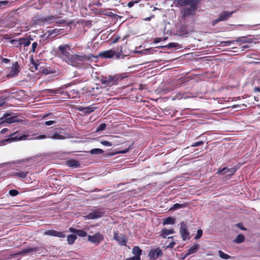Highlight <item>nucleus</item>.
Wrapping results in <instances>:
<instances>
[{
    "label": "nucleus",
    "mask_w": 260,
    "mask_h": 260,
    "mask_svg": "<svg viewBox=\"0 0 260 260\" xmlns=\"http://www.w3.org/2000/svg\"><path fill=\"white\" fill-rule=\"evenodd\" d=\"M58 51L60 58L66 63L70 64L73 54L71 45L69 44L61 45L58 47Z\"/></svg>",
    "instance_id": "obj_1"
},
{
    "label": "nucleus",
    "mask_w": 260,
    "mask_h": 260,
    "mask_svg": "<svg viewBox=\"0 0 260 260\" xmlns=\"http://www.w3.org/2000/svg\"><path fill=\"white\" fill-rule=\"evenodd\" d=\"M124 77L123 75H109L108 76H102L101 79V82L102 84H105L107 86H111L115 85L119 81H121Z\"/></svg>",
    "instance_id": "obj_2"
},
{
    "label": "nucleus",
    "mask_w": 260,
    "mask_h": 260,
    "mask_svg": "<svg viewBox=\"0 0 260 260\" xmlns=\"http://www.w3.org/2000/svg\"><path fill=\"white\" fill-rule=\"evenodd\" d=\"M91 55V54L86 55L82 52L73 54L70 64L73 65V63H80L85 61H92L93 59Z\"/></svg>",
    "instance_id": "obj_3"
},
{
    "label": "nucleus",
    "mask_w": 260,
    "mask_h": 260,
    "mask_svg": "<svg viewBox=\"0 0 260 260\" xmlns=\"http://www.w3.org/2000/svg\"><path fill=\"white\" fill-rule=\"evenodd\" d=\"M189 7L184 8L181 11L182 19L185 20L186 18L194 16L198 9V3L196 1L188 5Z\"/></svg>",
    "instance_id": "obj_4"
},
{
    "label": "nucleus",
    "mask_w": 260,
    "mask_h": 260,
    "mask_svg": "<svg viewBox=\"0 0 260 260\" xmlns=\"http://www.w3.org/2000/svg\"><path fill=\"white\" fill-rule=\"evenodd\" d=\"M28 136V135H25L19 136L18 133L16 132L12 134L11 135H10L9 138L1 141L0 145L3 146L8 143H11L12 142L26 140Z\"/></svg>",
    "instance_id": "obj_5"
},
{
    "label": "nucleus",
    "mask_w": 260,
    "mask_h": 260,
    "mask_svg": "<svg viewBox=\"0 0 260 260\" xmlns=\"http://www.w3.org/2000/svg\"><path fill=\"white\" fill-rule=\"evenodd\" d=\"M116 54L115 51L110 49L105 51L100 52L97 55H93L92 54L91 57L93 60L92 61L97 62L98 61L99 57L102 58H111Z\"/></svg>",
    "instance_id": "obj_6"
},
{
    "label": "nucleus",
    "mask_w": 260,
    "mask_h": 260,
    "mask_svg": "<svg viewBox=\"0 0 260 260\" xmlns=\"http://www.w3.org/2000/svg\"><path fill=\"white\" fill-rule=\"evenodd\" d=\"M104 236L99 232H96L93 235H88L87 237L88 241L95 245H98L103 241Z\"/></svg>",
    "instance_id": "obj_7"
},
{
    "label": "nucleus",
    "mask_w": 260,
    "mask_h": 260,
    "mask_svg": "<svg viewBox=\"0 0 260 260\" xmlns=\"http://www.w3.org/2000/svg\"><path fill=\"white\" fill-rule=\"evenodd\" d=\"M180 234L183 240L185 241L190 239L189 232L188 230V226L185 221L180 223Z\"/></svg>",
    "instance_id": "obj_8"
},
{
    "label": "nucleus",
    "mask_w": 260,
    "mask_h": 260,
    "mask_svg": "<svg viewBox=\"0 0 260 260\" xmlns=\"http://www.w3.org/2000/svg\"><path fill=\"white\" fill-rule=\"evenodd\" d=\"M42 250H43V248L41 247H34L24 249L16 254L18 255L25 256L31 252H37L40 253H41Z\"/></svg>",
    "instance_id": "obj_9"
},
{
    "label": "nucleus",
    "mask_w": 260,
    "mask_h": 260,
    "mask_svg": "<svg viewBox=\"0 0 260 260\" xmlns=\"http://www.w3.org/2000/svg\"><path fill=\"white\" fill-rule=\"evenodd\" d=\"M236 11H232L231 12H229L228 11H223L222 12L219 16L218 18L215 20L213 22V25H214L217 22L222 21H226L229 19V18L232 16V15L235 13Z\"/></svg>",
    "instance_id": "obj_10"
},
{
    "label": "nucleus",
    "mask_w": 260,
    "mask_h": 260,
    "mask_svg": "<svg viewBox=\"0 0 260 260\" xmlns=\"http://www.w3.org/2000/svg\"><path fill=\"white\" fill-rule=\"evenodd\" d=\"M43 21L51 22H55L59 24H64L66 23V21L63 19H61L60 17L57 16H46L43 18Z\"/></svg>",
    "instance_id": "obj_11"
},
{
    "label": "nucleus",
    "mask_w": 260,
    "mask_h": 260,
    "mask_svg": "<svg viewBox=\"0 0 260 260\" xmlns=\"http://www.w3.org/2000/svg\"><path fill=\"white\" fill-rule=\"evenodd\" d=\"M113 238L120 245L125 246L127 243V239L123 235H119L117 231L114 232Z\"/></svg>",
    "instance_id": "obj_12"
},
{
    "label": "nucleus",
    "mask_w": 260,
    "mask_h": 260,
    "mask_svg": "<svg viewBox=\"0 0 260 260\" xmlns=\"http://www.w3.org/2000/svg\"><path fill=\"white\" fill-rule=\"evenodd\" d=\"M236 170L237 169L235 168H228L227 167H224L221 169H219L216 174L221 175L228 174V175L232 176L236 172Z\"/></svg>",
    "instance_id": "obj_13"
},
{
    "label": "nucleus",
    "mask_w": 260,
    "mask_h": 260,
    "mask_svg": "<svg viewBox=\"0 0 260 260\" xmlns=\"http://www.w3.org/2000/svg\"><path fill=\"white\" fill-rule=\"evenodd\" d=\"M162 255V251L159 248L151 250L148 253V256L150 260H155L158 257L161 256Z\"/></svg>",
    "instance_id": "obj_14"
},
{
    "label": "nucleus",
    "mask_w": 260,
    "mask_h": 260,
    "mask_svg": "<svg viewBox=\"0 0 260 260\" xmlns=\"http://www.w3.org/2000/svg\"><path fill=\"white\" fill-rule=\"evenodd\" d=\"M104 212L101 210L94 211L88 214L85 217L88 219H93L100 218L103 216Z\"/></svg>",
    "instance_id": "obj_15"
},
{
    "label": "nucleus",
    "mask_w": 260,
    "mask_h": 260,
    "mask_svg": "<svg viewBox=\"0 0 260 260\" xmlns=\"http://www.w3.org/2000/svg\"><path fill=\"white\" fill-rule=\"evenodd\" d=\"M22 120L20 119L17 116H12L6 118V119L1 121L0 125L4 124L5 123L11 124L15 122H21Z\"/></svg>",
    "instance_id": "obj_16"
},
{
    "label": "nucleus",
    "mask_w": 260,
    "mask_h": 260,
    "mask_svg": "<svg viewBox=\"0 0 260 260\" xmlns=\"http://www.w3.org/2000/svg\"><path fill=\"white\" fill-rule=\"evenodd\" d=\"M45 235H48L50 236L58 237L60 238L65 237V235L60 232H58L53 230H48L44 232Z\"/></svg>",
    "instance_id": "obj_17"
},
{
    "label": "nucleus",
    "mask_w": 260,
    "mask_h": 260,
    "mask_svg": "<svg viewBox=\"0 0 260 260\" xmlns=\"http://www.w3.org/2000/svg\"><path fill=\"white\" fill-rule=\"evenodd\" d=\"M10 70L9 73L7 74L8 78H13L16 76L19 72V66H12L11 68H8Z\"/></svg>",
    "instance_id": "obj_18"
},
{
    "label": "nucleus",
    "mask_w": 260,
    "mask_h": 260,
    "mask_svg": "<svg viewBox=\"0 0 260 260\" xmlns=\"http://www.w3.org/2000/svg\"><path fill=\"white\" fill-rule=\"evenodd\" d=\"M95 109L96 108L93 107L92 106H89L86 107H80L78 108V109L80 111L85 114H89L93 112Z\"/></svg>",
    "instance_id": "obj_19"
},
{
    "label": "nucleus",
    "mask_w": 260,
    "mask_h": 260,
    "mask_svg": "<svg viewBox=\"0 0 260 260\" xmlns=\"http://www.w3.org/2000/svg\"><path fill=\"white\" fill-rule=\"evenodd\" d=\"M200 245L198 244H194L190 247L184 256L182 257V259H184L186 257L191 254L196 253Z\"/></svg>",
    "instance_id": "obj_20"
},
{
    "label": "nucleus",
    "mask_w": 260,
    "mask_h": 260,
    "mask_svg": "<svg viewBox=\"0 0 260 260\" xmlns=\"http://www.w3.org/2000/svg\"><path fill=\"white\" fill-rule=\"evenodd\" d=\"M69 231L70 232L76 234L77 235L81 237H84L87 236V233L82 230H77L73 228H70Z\"/></svg>",
    "instance_id": "obj_21"
},
{
    "label": "nucleus",
    "mask_w": 260,
    "mask_h": 260,
    "mask_svg": "<svg viewBox=\"0 0 260 260\" xmlns=\"http://www.w3.org/2000/svg\"><path fill=\"white\" fill-rule=\"evenodd\" d=\"M40 70H41V73L45 75L54 74L56 72V70L55 69L51 68L50 67L47 68L42 67V68H40Z\"/></svg>",
    "instance_id": "obj_22"
},
{
    "label": "nucleus",
    "mask_w": 260,
    "mask_h": 260,
    "mask_svg": "<svg viewBox=\"0 0 260 260\" xmlns=\"http://www.w3.org/2000/svg\"><path fill=\"white\" fill-rule=\"evenodd\" d=\"M174 232L173 229H164L161 230L160 236L163 238H166L168 235L172 234Z\"/></svg>",
    "instance_id": "obj_23"
},
{
    "label": "nucleus",
    "mask_w": 260,
    "mask_h": 260,
    "mask_svg": "<svg viewBox=\"0 0 260 260\" xmlns=\"http://www.w3.org/2000/svg\"><path fill=\"white\" fill-rule=\"evenodd\" d=\"M177 3V4L181 6H188L192 3H193L196 0H175Z\"/></svg>",
    "instance_id": "obj_24"
},
{
    "label": "nucleus",
    "mask_w": 260,
    "mask_h": 260,
    "mask_svg": "<svg viewBox=\"0 0 260 260\" xmlns=\"http://www.w3.org/2000/svg\"><path fill=\"white\" fill-rule=\"evenodd\" d=\"M178 32L181 35H186L188 34V30L187 29V27L185 25H181L178 29Z\"/></svg>",
    "instance_id": "obj_25"
},
{
    "label": "nucleus",
    "mask_w": 260,
    "mask_h": 260,
    "mask_svg": "<svg viewBox=\"0 0 260 260\" xmlns=\"http://www.w3.org/2000/svg\"><path fill=\"white\" fill-rule=\"evenodd\" d=\"M67 165L70 167L77 168L79 166L80 164L78 161L71 159L67 161Z\"/></svg>",
    "instance_id": "obj_26"
},
{
    "label": "nucleus",
    "mask_w": 260,
    "mask_h": 260,
    "mask_svg": "<svg viewBox=\"0 0 260 260\" xmlns=\"http://www.w3.org/2000/svg\"><path fill=\"white\" fill-rule=\"evenodd\" d=\"M18 44L20 46L23 45L24 47L28 46L30 44V41L25 38H21L19 39Z\"/></svg>",
    "instance_id": "obj_27"
},
{
    "label": "nucleus",
    "mask_w": 260,
    "mask_h": 260,
    "mask_svg": "<svg viewBox=\"0 0 260 260\" xmlns=\"http://www.w3.org/2000/svg\"><path fill=\"white\" fill-rule=\"evenodd\" d=\"M28 174V172H14L13 174V176L18 177L21 179L25 178L27 175Z\"/></svg>",
    "instance_id": "obj_28"
},
{
    "label": "nucleus",
    "mask_w": 260,
    "mask_h": 260,
    "mask_svg": "<svg viewBox=\"0 0 260 260\" xmlns=\"http://www.w3.org/2000/svg\"><path fill=\"white\" fill-rule=\"evenodd\" d=\"M175 223V219L174 218H172L171 217H168L166 218L163 222V225L166 224H174Z\"/></svg>",
    "instance_id": "obj_29"
},
{
    "label": "nucleus",
    "mask_w": 260,
    "mask_h": 260,
    "mask_svg": "<svg viewBox=\"0 0 260 260\" xmlns=\"http://www.w3.org/2000/svg\"><path fill=\"white\" fill-rule=\"evenodd\" d=\"M132 252L135 256L140 257V255L142 254V250L139 246H134L133 248Z\"/></svg>",
    "instance_id": "obj_30"
},
{
    "label": "nucleus",
    "mask_w": 260,
    "mask_h": 260,
    "mask_svg": "<svg viewBox=\"0 0 260 260\" xmlns=\"http://www.w3.org/2000/svg\"><path fill=\"white\" fill-rule=\"evenodd\" d=\"M76 239V236L73 234L69 235L67 237V241L69 244H73L75 242Z\"/></svg>",
    "instance_id": "obj_31"
},
{
    "label": "nucleus",
    "mask_w": 260,
    "mask_h": 260,
    "mask_svg": "<svg viewBox=\"0 0 260 260\" xmlns=\"http://www.w3.org/2000/svg\"><path fill=\"white\" fill-rule=\"evenodd\" d=\"M237 41L238 42H241L242 43L252 42V40L251 39H247L246 37H244L238 38L237 40Z\"/></svg>",
    "instance_id": "obj_32"
},
{
    "label": "nucleus",
    "mask_w": 260,
    "mask_h": 260,
    "mask_svg": "<svg viewBox=\"0 0 260 260\" xmlns=\"http://www.w3.org/2000/svg\"><path fill=\"white\" fill-rule=\"evenodd\" d=\"M244 236L242 234H239L234 240V242L236 243H241L244 241Z\"/></svg>",
    "instance_id": "obj_33"
},
{
    "label": "nucleus",
    "mask_w": 260,
    "mask_h": 260,
    "mask_svg": "<svg viewBox=\"0 0 260 260\" xmlns=\"http://www.w3.org/2000/svg\"><path fill=\"white\" fill-rule=\"evenodd\" d=\"M103 152L104 151L100 148H94L89 151V153L93 155L101 154H102Z\"/></svg>",
    "instance_id": "obj_34"
},
{
    "label": "nucleus",
    "mask_w": 260,
    "mask_h": 260,
    "mask_svg": "<svg viewBox=\"0 0 260 260\" xmlns=\"http://www.w3.org/2000/svg\"><path fill=\"white\" fill-rule=\"evenodd\" d=\"M48 138H51L55 140H61L64 139V137L58 134H55L52 136L48 135Z\"/></svg>",
    "instance_id": "obj_35"
},
{
    "label": "nucleus",
    "mask_w": 260,
    "mask_h": 260,
    "mask_svg": "<svg viewBox=\"0 0 260 260\" xmlns=\"http://www.w3.org/2000/svg\"><path fill=\"white\" fill-rule=\"evenodd\" d=\"M40 68H42V66H30L29 69L31 72L34 73L37 72V74H38L40 72L41 73Z\"/></svg>",
    "instance_id": "obj_36"
},
{
    "label": "nucleus",
    "mask_w": 260,
    "mask_h": 260,
    "mask_svg": "<svg viewBox=\"0 0 260 260\" xmlns=\"http://www.w3.org/2000/svg\"><path fill=\"white\" fill-rule=\"evenodd\" d=\"M218 253L219 256L221 258H223V259H229V258H230L231 257V256L230 255H229L224 253L221 250H219L218 251Z\"/></svg>",
    "instance_id": "obj_37"
},
{
    "label": "nucleus",
    "mask_w": 260,
    "mask_h": 260,
    "mask_svg": "<svg viewBox=\"0 0 260 260\" xmlns=\"http://www.w3.org/2000/svg\"><path fill=\"white\" fill-rule=\"evenodd\" d=\"M179 44L177 43H170L165 47H167L169 48H173L179 47Z\"/></svg>",
    "instance_id": "obj_38"
},
{
    "label": "nucleus",
    "mask_w": 260,
    "mask_h": 260,
    "mask_svg": "<svg viewBox=\"0 0 260 260\" xmlns=\"http://www.w3.org/2000/svg\"><path fill=\"white\" fill-rule=\"evenodd\" d=\"M185 206L184 205V204H180L179 203H176V204H175L173 207L171 208V209H173V210H176V209H180V208H183L185 207Z\"/></svg>",
    "instance_id": "obj_39"
},
{
    "label": "nucleus",
    "mask_w": 260,
    "mask_h": 260,
    "mask_svg": "<svg viewBox=\"0 0 260 260\" xmlns=\"http://www.w3.org/2000/svg\"><path fill=\"white\" fill-rule=\"evenodd\" d=\"M107 126V124L105 123H102L99 125V126L96 128V132L102 131L105 129Z\"/></svg>",
    "instance_id": "obj_40"
},
{
    "label": "nucleus",
    "mask_w": 260,
    "mask_h": 260,
    "mask_svg": "<svg viewBox=\"0 0 260 260\" xmlns=\"http://www.w3.org/2000/svg\"><path fill=\"white\" fill-rule=\"evenodd\" d=\"M45 92L46 93L50 94H56L58 93L57 90H53V89H46L45 90Z\"/></svg>",
    "instance_id": "obj_41"
},
{
    "label": "nucleus",
    "mask_w": 260,
    "mask_h": 260,
    "mask_svg": "<svg viewBox=\"0 0 260 260\" xmlns=\"http://www.w3.org/2000/svg\"><path fill=\"white\" fill-rule=\"evenodd\" d=\"M202 234H203L202 230L201 229L198 230L197 231V235L194 237V239H197V240L200 239L201 237V236H202Z\"/></svg>",
    "instance_id": "obj_42"
},
{
    "label": "nucleus",
    "mask_w": 260,
    "mask_h": 260,
    "mask_svg": "<svg viewBox=\"0 0 260 260\" xmlns=\"http://www.w3.org/2000/svg\"><path fill=\"white\" fill-rule=\"evenodd\" d=\"M9 194L12 197L16 196L19 194L18 190L15 189H11L9 191Z\"/></svg>",
    "instance_id": "obj_43"
},
{
    "label": "nucleus",
    "mask_w": 260,
    "mask_h": 260,
    "mask_svg": "<svg viewBox=\"0 0 260 260\" xmlns=\"http://www.w3.org/2000/svg\"><path fill=\"white\" fill-rule=\"evenodd\" d=\"M71 94L73 95V98L75 97L76 95H78L79 91H77L75 89H73L70 91V96L71 95Z\"/></svg>",
    "instance_id": "obj_44"
},
{
    "label": "nucleus",
    "mask_w": 260,
    "mask_h": 260,
    "mask_svg": "<svg viewBox=\"0 0 260 260\" xmlns=\"http://www.w3.org/2000/svg\"><path fill=\"white\" fill-rule=\"evenodd\" d=\"M37 46H38V43L36 42H34L32 44L31 49L30 51L33 52H35V51H36V49L37 47Z\"/></svg>",
    "instance_id": "obj_45"
},
{
    "label": "nucleus",
    "mask_w": 260,
    "mask_h": 260,
    "mask_svg": "<svg viewBox=\"0 0 260 260\" xmlns=\"http://www.w3.org/2000/svg\"><path fill=\"white\" fill-rule=\"evenodd\" d=\"M203 144H204L203 141H199V142H197L193 143L191 146V147H198V146L203 145Z\"/></svg>",
    "instance_id": "obj_46"
},
{
    "label": "nucleus",
    "mask_w": 260,
    "mask_h": 260,
    "mask_svg": "<svg viewBox=\"0 0 260 260\" xmlns=\"http://www.w3.org/2000/svg\"><path fill=\"white\" fill-rule=\"evenodd\" d=\"M11 116V113H5L3 115V117L0 118L1 120H4L6 119V118H8V117H10Z\"/></svg>",
    "instance_id": "obj_47"
},
{
    "label": "nucleus",
    "mask_w": 260,
    "mask_h": 260,
    "mask_svg": "<svg viewBox=\"0 0 260 260\" xmlns=\"http://www.w3.org/2000/svg\"><path fill=\"white\" fill-rule=\"evenodd\" d=\"M101 143L105 146H111L112 145L111 143L107 141H101Z\"/></svg>",
    "instance_id": "obj_48"
},
{
    "label": "nucleus",
    "mask_w": 260,
    "mask_h": 260,
    "mask_svg": "<svg viewBox=\"0 0 260 260\" xmlns=\"http://www.w3.org/2000/svg\"><path fill=\"white\" fill-rule=\"evenodd\" d=\"M176 244V243L175 241H172L170 243V244L167 246V248H173L175 245Z\"/></svg>",
    "instance_id": "obj_49"
},
{
    "label": "nucleus",
    "mask_w": 260,
    "mask_h": 260,
    "mask_svg": "<svg viewBox=\"0 0 260 260\" xmlns=\"http://www.w3.org/2000/svg\"><path fill=\"white\" fill-rule=\"evenodd\" d=\"M10 62V60L8 59V58H2V59H1V62L2 63H9Z\"/></svg>",
    "instance_id": "obj_50"
},
{
    "label": "nucleus",
    "mask_w": 260,
    "mask_h": 260,
    "mask_svg": "<svg viewBox=\"0 0 260 260\" xmlns=\"http://www.w3.org/2000/svg\"><path fill=\"white\" fill-rule=\"evenodd\" d=\"M47 138H48V136H46L45 135H41L36 137L35 139H44Z\"/></svg>",
    "instance_id": "obj_51"
},
{
    "label": "nucleus",
    "mask_w": 260,
    "mask_h": 260,
    "mask_svg": "<svg viewBox=\"0 0 260 260\" xmlns=\"http://www.w3.org/2000/svg\"><path fill=\"white\" fill-rule=\"evenodd\" d=\"M55 123H56V121L53 120L47 121L45 122V124L46 125H50Z\"/></svg>",
    "instance_id": "obj_52"
},
{
    "label": "nucleus",
    "mask_w": 260,
    "mask_h": 260,
    "mask_svg": "<svg viewBox=\"0 0 260 260\" xmlns=\"http://www.w3.org/2000/svg\"><path fill=\"white\" fill-rule=\"evenodd\" d=\"M179 80H180L179 83L178 82L177 83H174V84H175V86H180L182 85V83H183L184 82V79H183L180 78L179 79Z\"/></svg>",
    "instance_id": "obj_53"
},
{
    "label": "nucleus",
    "mask_w": 260,
    "mask_h": 260,
    "mask_svg": "<svg viewBox=\"0 0 260 260\" xmlns=\"http://www.w3.org/2000/svg\"><path fill=\"white\" fill-rule=\"evenodd\" d=\"M19 40H12L11 41V43L12 44H13L14 45H15L16 46H18V45H19L18 44V43H19Z\"/></svg>",
    "instance_id": "obj_54"
},
{
    "label": "nucleus",
    "mask_w": 260,
    "mask_h": 260,
    "mask_svg": "<svg viewBox=\"0 0 260 260\" xmlns=\"http://www.w3.org/2000/svg\"><path fill=\"white\" fill-rule=\"evenodd\" d=\"M8 3L9 2L8 1H0V8L6 6L8 4Z\"/></svg>",
    "instance_id": "obj_55"
},
{
    "label": "nucleus",
    "mask_w": 260,
    "mask_h": 260,
    "mask_svg": "<svg viewBox=\"0 0 260 260\" xmlns=\"http://www.w3.org/2000/svg\"><path fill=\"white\" fill-rule=\"evenodd\" d=\"M131 147H129L128 148H125V149L123 150H121L119 152L120 153H121V154H124V153H127L129 150V149H131Z\"/></svg>",
    "instance_id": "obj_56"
},
{
    "label": "nucleus",
    "mask_w": 260,
    "mask_h": 260,
    "mask_svg": "<svg viewBox=\"0 0 260 260\" xmlns=\"http://www.w3.org/2000/svg\"><path fill=\"white\" fill-rule=\"evenodd\" d=\"M5 104V99L0 98V107L3 106Z\"/></svg>",
    "instance_id": "obj_57"
},
{
    "label": "nucleus",
    "mask_w": 260,
    "mask_h": 260,
    "mask_svg": "<svg viewBox=\"0 0 260 260\" xmlns=\"http://www.w3.org/2000/svg\"><path fill=\"white\" fill-rule=\"evenodd\" d=\"M161 41V39L160 38H156L154 39L153 43H158Z\"/></svg>",
    "instance_id": "obj_58"
},
{
    "label": "nucleus",
    "mask_w": 260,
    "mask_h": 260,
    "mask_svg": "<svg viewBox=\"0 0 260 260\" xmlns=\"http://www.w3.org/2000/svg\"><path fill=\"white\" fill-rule=\"evenodd\" d=\"M234 42V41H228L224 42L223 43L225 44V45L228 46V45L231 44L232 43H233Z\"/></svg>",
    "instance_id": "obj_59"
},
{
    "label": "nucleus",
    "mask_w": 260,
    "mask_h": 260,
    "mask_svg": "<svg viewBox=\"0 0 260 260\" xmlns=\"http://www.w3.org/2000/svg\"><path fill=\"white\" fill-rule=\"evenodd\" d=\"M131 259V260H141L140 257L137 256H134Z\"/></svg>",
    "instance_id": "obj_60"
},
{
    "label": "nucleus",
    "mask_w": 260,
    "mask_h": 260,
    "mask_svg": "<svg viewBox=\"0 0 260 260\" xmlns=\"http://www.w3.org/2000/svg\"><path fill=\"white\" fill-rule=\"evenodd\" d=\"M9 130L7 128H3V129H2L0 132V133L1 134H5L7 132H8Z\"/></svg>",
    "instance_id": "obj_61"
},
{
    "label": "nucleus",
    "mask_w": 260,
    "mask_h": 260,
    "mask_svg": "<svg viewBox=\"0 0 260 260\" xmlns=\"http://www.w3.org/2000/svg\"><path fill=\"white\" fill-rule=\"evenodd\" d=\"M135 3V2H128V4H127V6H128V7L131 8V7H132L134 4Z\"/></svg>",
    "instance_id": "obj_62"
},
{
    "label": "nucleus",
    "mask_w": 260,
    "mask_h": 260,
    "mask_svg": "<svg viewBox=\"0 0 260 260\" xmlns=\"http://www.w3.org/2000/svg\"><path fill=\"white\" fill-rule=\"evenodd\" d=\"M254 91L260 92V87H255L254 88Z\"/></svg>",
    "instance_id": "obj_63"
},
{
    "label": "nucleus",
    "mask_w": 260,
    "mask_h": 260,
    "mask_svg": "<svg viewBox=\"0 0 260 260\" xmlns=\"http://www.w3.org/2000/svg\"><path fill=\"white\" fill-rule=\"evenodd\" d=\"M51 114H52V113H49L46 114V115H45L44 116V117H44V118H45V117H47V116H49V115H51Z\"/></svg>",
    "instance_id": "obj_64"
}]
</instances>
